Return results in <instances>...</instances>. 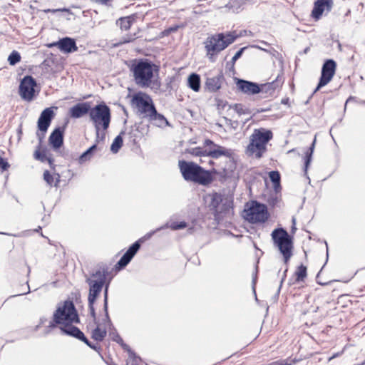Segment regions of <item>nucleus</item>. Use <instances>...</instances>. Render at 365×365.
<instances>
[{
    "mask_svg": "<svg viewBox=\"0 0 365 365\" xmlns=\"http://www.w3.org/2000/svg\"><path fill=\"white\" fill-rule=\"evenodd\" d=\"M316 143V138L314 139L311 146L305 153L304 158V173L307 175L308 167L312 161V155L314 153V147Z\"/></svg>",
    "mask_w": 365,
    "mask_h": 365,
    "instance_id": "bb28decb",
    "label": "nucleus"
},
{
    "mask_svg": "<svg viewBox=\"0 0 365 365\" xmlns=\"http://www.w3.org/2000/svg\"><path fill=\"white\" fill-rule=\"evenodd\" d=\"M337 356H339V354H334L332 356H331L329 359V361H331L332 359L336 357Z\"/></svg>",
    "mask_w": 365,
    "mask_h": 365,
    "instance_id": "3c124183",
    "label": "nucleus"
},
{
    "mask_svg": "<svg viewBox=\"0 0 365 365\" xmlns=\"http://www.w3.org/2000/svg\"><path fill=\"white\" fill-rule=\"evenodd\" d=\"M235 110L237 111V113L239 114H242V113H245L244 112V110H243V107L242 105L240 104H235Z\"/></svg>",
    "mask_w": 365,
    "mask_h": 365,
    "instance_id": "a18cd8bd",
    "label": "nucleus"
},
{
    "mask_svg": "<svg viewBox=\"0 0 365 365\" xmlns=\"http://www.w3.org/2000/svg\"><path fill=\"white\" fill-rule=\"evenodd\" d=\"M134 19V17L132 16L121 17L117 21V24L119 25L122 30L127 31L131 27Z\"/></svg>",
    "mask_w": 365,
    "mask_h": 365,
    "instance_id": "a878e982",
    "label": "nucleus"
},
{
    "mask_svg": "<svg viewBox=\"0 0 365 365\" xmlns=\"http://www.w3.org/2000/svg\"><path fill=\"white\" fill-rule=\"evenodd\" d=\"M94 303L95 302H92L91 304L90 302H88V308H89V310H90V313H91V317L96 319V312H95V309H94Z\"/></svg>",
    "mask_w": 365,
    "mask_h": 365,
    "instance_id": "c03bdc74",
    "label": "nucleus"
},
{
    "mask_svg": "<svg viewBox=\"0 0 365 365\" xmlns=\"http://www.w3.org/2000/svg\"><path fill=\"white\" fill-rule=\"evenodd\" d=\"M190 153L192 155H195V156H200L201 158H206V153H205V150H204L202 148H200V147H197V148H192L190 150Z\"/></svg>",
    "mask_w": 365,
    "mask_h": 365,
    "instance_id": "c9c22d12",
    "label": "nucleus"
},
{
    "mask_svg": "<svg viewBox=\"0 0 365 365\" xmlns=\"http://www.w3.org/2000/svg\"><path fill=\"white\" fill-rule=\"evenodd\" d=\"M206 156L212 158H218L220 156H230L231 153L230 150L226 149L218 145H214V147L210 148L208 150H205Z\"/></svg>",
    "mask_w": 365,
    "mask_h": 365,
    "instance_id": "5701e85b",
    "label": "nucleus"
},
{
    "mask_svg": "<svg viewBox=\"0 0 365 365\" xmlns=\"http://www.w3.org/2000/svg\"><path fill=\"white\" fill-rule=\"evenodd\" d=\"M262 43L263 44L267 45V43H266V42H264V41H262Z\"/></svg>",
    "mask_w": 365,
    "mask_h": 365,
    "instance_id": "6e6d98bb",
    "label": "nucleus"
},
{
    "mask_svg": "<svg viewBox=\"0 0 365 365\" xmlns=\"http://www.w3.org/2000/svg\"><path fill=\"white\" fill-rule=\"evenodd\" d=\"M269 216L267 206L257 201H252L251 205L244 210L245 219L251 223L265 222Z\"/></svg>",
    "mask_w": 365,
    "mask_h": 365,
    "instance_id": "9d476101",
    "label": "nucleus"
},
{
    "mask_svg": "<svg viewBox=\"0 0 365 365\" xmlns=\"http://www.w3.org/2000/svg\"><path fill=\"white\" fill-rule=\"evenodd\" d=\"M48 47H58L61 51L64 53H71L76 51L78 49L75 40L69 37H65L56 42H53L48 44Z\"/></svg>",
    "mask_w": 365,
    "mask_h": 365,
    "instance_id": "dca6fc26",
    "label": "nucleus"
},
{
    "mask_svg": "<svg viewBox=\"0 0 365 365\" xmlns=\"http://www.w3.org/2000/svg\"><path fill=\"white\" fill-rule=\"evenodd\" d=\"M108 272L106 269H98L92 272L90 277H86V282L89 285L88 301L95 302L101 293L106 282Z\"/></svg>",
    "mask_w": 365,
    "mask_h": 365,
    "instance_id": "1a4fd4ad",
    "label": "nucleus"
},
{
    "mask_svg": "<svg viewBox=\"0 0 365 365\" xmlns=\"http://www.w3.org/2000/svg\"><path fill=\"white\" fill-rule=\"evenodd\" d=\"M295 275L297 282L303 281L307 277V267L302 264L298 267Z\"/></svg>",
    "mask_w": 365,
    "mask_h": 365,
    "instance_id": "2f4dec72",
    "label": "nucleus"
},
{
    "mask_svg": "<svg viewBox=\"0 0 365 365\" xmlns=\"http://www.w3.org/2000/svg\"><path fill=\"white\" fill-rule=\"evenodd\" d=\"M336 69V63L333 59H327L322 65L321 76L317 88L313 94L317 93L321 88L327 85L333 78Z\"/></svg>",
    "mask_w": 365,
    "mask_h": 365,
    "instance_id": "ddd939ff",
    "label": "nucleus"
},
{
    "mask_svg": "<svg viewBox=\"0 0 365 365\" xmlns=\"http://www.w3.org/2000/svg\"><path fill=\"white\" fill-rule=\"evenodd\" d=\"M205 145L207 146L212 145L214 147V145H215L211 140L207 139L205 141Z\"/></svg>",
    "mask_w": 365,
    "mask_h": 365,
    "instance_id": "09e8293b",
    "label": "nucleus"
},
{
    "mask_svg": "<svg viewBox=\"0 0 365 365\" xmlns=\"http://www.w3.org/2000/svg\"><path fill=\"white\" fill-rule=\"evenodd\" d=\"M166 227H169L173 230H178L185 228L187 227V224L185 222H173L169 226L166 225Z\"/></svg>",
    "mask_w": 365,
    "mask_h": 365,
    "instance_id": "4c0bfd02",
    "label": "nucleus"
},
{
    "mask_svg": "<svg viewBox=\"0 0 365 365\" xmlns=\"http://www.w3.org/2000/svg\"><path fill=\"white\" fill-rule=\"evenodd\" d=\"M123 110H124V113H125V114H127V112H126L125 109H124Z\"/></svg>",
    "mask_w": 365,
    "mask_h": 365,
    "instance_id": "13d9d810",
    "label": "nucleus"
},
{
    "mask_svg": "<svg viewBox=\"0 0 365 365\" xmlns=\"http://www.w3.org/2000/svg\"><path fill=\"white\" fill-rule=\"evenodd\" d=\"M333 6L332 0H317L314 4L312 16L315 19H319L325 9L329 11Z\"/></svg>",
    "mask_w": 365,
    "mask_h": 365,
    "instance_id": "aec40b11",
    "label": "nucleus"
},
{
    "mask_svg": "<svg viewBox=\"0 0 365 365\" xmlns=\"http://www.w3.org/2000/svg\"><path fill=\"white\" fill-rule=\"evenodd\" d=\"M43 179L48 185H51L53 184V178L48 170L43 173Z\"/></svg>",
    "mask_w": 365,
    "mask_h": 365,
    "instance_id": "a19ab883",
    "label": "nucleus"
},
{
    "mask_svg": "<svg viewBox=\"0 0 365 365\" xmlns=\"http://www.w3.org/2000/svg\"><path fill=\"white\" fill-rule=\"evenodd\" d=\"M140 247L139 241L134 242L126 251V252L121 257L120 260L116 264V267L118 269H121L125 267L133 259L137 252Z\"/></svg>",
    "mask_w": 365,
    "mask_h": 365,
    "instance_id": "f3484780",
    "label": "nucleus"
},
{
    "mask_svg": "<svg viewBox=\"0 0 365 365\" xmlns=\"http://www.w3.org/2000/svg\"><path fill=\"white\" fill-rule=\"evenodd\" d=\"M287 269H286L284 270V272L283 276H282V279H281V282H280V285H279V291L280 290V288H281V287H282V283H283V282H284V279H285V277H286V273H287Z\"/></svg>",
    "mask_w": 365,
    "mask_h": 365,
    "instance_id": "de8ad7c7",
    "label": "nucleus"
},
{
    "mask_svg": "<svg viewBox=\"0 0 365 365\" xmlns=\"http://www.w3.org/2000/svg\"><path fill=\"white\" fill-rule=\"evenodd\" d=\"M108 284L106 286L105 290H104V304H103V309L105 311V327L106 326L112 327L111 321L109 318L108 312Z\"/></svg>",
    "mask_w": 365,
    "mask_h": 365,
    "instance_id": "cd10ccee",
    "label": "nucleus"
},
{
    "mask_svg": "<svg viewBox=\"0 0 365 365\" xmlns=\"http://www.w3.org/2000/svg\"><path fill=\"white\" fill-rule=\"evenodd\" d=\"M97 145L95 144L90 147L87 150H86L84 153H83L81 156L79 157L78 161L81 164L89 160L92 155L93 152L96 150Z\"/></svg>",
    "mask_w": 365,
    "mask_h": 365,
    "instance_id": "7c9ffc66",
    "label": "nucleus"
},
{
    "mask_svg": "<svg viewBox=\"0 0 365 365\" xmlns=\"http://www.w3.org/2000/svg\"><path fill=\"white\" fill-rule=\"evenodd\" d=\"M274 244L279 248L287 264L292 255L293 242L288 232L283 228H277L272 232Z\"/></svg>",
    "mask_w": 365,
    "mask_h": 365,
    "instance_id": "6e6552de",
    "label": "nucleus"
},
{
    "mask_svg": "<svg viewBox=\"0 0 365 365\" xmlns=\"http://www.w3.org/2000/svg\"><path fill=\"white\" fill-rule=\"evenodd\" d=\"M136 34H127L124 36L122 37L121 38V41H120V43H130V42H132L133 41H134L135 38H136Z\"/></svg>",
    "mask_w": 365,
    "mask_h": 365,
    "instance_id": "ea45409f",
    "label": "nucleus"
},
{
    "mask_svg": "<svg viewBox=\"0 0 365 365\" xmlns=\"http://www.w3.org/2000/svg\"><path fill=\"white\" fill-rule=\"evenodd\" d=\"M89 118L94 125L96 137L98 139L100 130L103 129L105 131L109 128L111 120L110 109L104 102H102L91 108Z\"/></svg>",
    "mask_w": 365,
    "mask_h": 365,
    "instance_id": "423d86ee",
    "label": "nucleus"
},
{
    "mask_svg": "<svg viewBox=\"0 0 365 365\" xmlns=\"http://www.w3.org/2000/svg\"><path fill=\"white\" fill-rule=\"evenodd\" d=\"M271 181L274 185H279L280 182V175L278 171H271L269 173Z\"/></svg>",
    "mask_w": 365,
    "mask_h": 365,
    "instance_id": "e433bc0d",
    "label": "nucleus"
},
{
    "mask_svg": "<svg viewBox=\"0 0 365 365\" xmlns=\"http://www.w3.org/2000/svg\"><path fill=\"white\" fill-rule=\"evenodd\" d=\"M238 36L239 35L234 31L226 34L220 33L207 37L205 42V48L209 59L213 61V56L232 43Z\"/></svg>",
    "mask_w": 365,
    "mask_h": 365,
    "instance_id": "7ed1b4c3",
    "label": "nucleus"
},
{
    "mask_svg": "<svg viewBox=\"0 0 365 365\" xmlns=\"http://www.w3.org/2000/svg\"><path fill=\"white\" fill-rule=\"evenodd\" d=\"M286 101L282 100V103H285Z\"/></svg>",
    "mask_w": 365,
    "mask_h": 365,
    "instance_id": "4d7b16f0",
    "label": "nucleus"
},
{
    "mask_svg": "<svg viewBox=\"0 0 365 365\" xmlns=\"http://www.w3.org/2000/svg\"><path fill=\"white\" fill-rule=\"evenodd\" d=\"M21 61V56L19 52L13 51L9 56L8 61L10 65L14 66Z\"/></svg>",
    "mask_w": 365,
    "mask_h": 365,
    "instance_id": "72a5a7b5",
    "label": "nucleus"
},
{
    "mask_svg": "<svg viewBox=\"0 0 365 365\" xmlns=\"http://www.w3.org/2000/svg\"><path fill=\"white\" fill-rule=\"evenodd\" d=\"M209 163H210V164H212V163H213V162H212V160H210V161H209Z\"/></svg>",
    "mask_w": 365,
    "mask_h": 365,
    "instance_id": "5fc2aeb1",
    "label": "nucleus"
},
{
    "mask_svg": "<svg viewBox=\"0 0 365 365\" xmlns=\"http://www.w3.org/2000/svg\"><path fill=\"white\" fill-rule=\"evenodd\" d=\"M200 163H202L205 161V159H202V158H200Z\"/></svg>",
    "mask_w": 365,
    "mask_h": 365,
    "instance_id": "603ef678",
    "label": "nucleus"
},
{
    "mask_svg": "<svg viewBox=\"0 0 365 365\" xmlns=\"http://www.w3.org/2000/svg\"><path fill=\"white\" fill-rule=\"evenodd\" d=\"M130 106L135 110V113L138 116L146 119L155 109L151 97L143 92H138L132 96Z\"/></svg>",
    "mask_w": 365,
    "mask_h": 365,
    "instance_id": "0eeeda50",
    "label": "nucleus"
},
{
    "mask_svg": "<svg viewBox=\"0 0 365 365\" xmlns=\"http://www.w3.org/2000/svg\"><path fill=\"white\" fill-rule=\"evenodd\" d=\"M79 323V317L74 304L71 301H65L59 305L53 314V321L50 322L48 327L53 328L57 324L62 326L66 324Z\"/></svg>",
    "mask_w": 365,
    "mask_h": 365,
    "instance_id": "20e7f679",
    "label": "nucleus"
},
{
    "mask_svg": "<svg viewBox=\"0 0 365 365\" xmlns=\"http://www.w3.org/2000/svg\"><path fill=\"white\" fill-rule=\"evenodd\" d=\"M110 335L112 336V339L117 343L121 344L124 349H128V346L126 344H123V341L121 337L116 333L110 332Z\"/></svg>",
    "mask_w": 365,
    "mask_h": 365,
    "instance_id": "58836bf2",
    "label": "nucleus"
},
{
    "mask_svg": "<svg viewBox=\"0 0 365 365\" xmlns=\"http://www.w3.org/2000/svg\"><path fill=\"white\" fill-rule=\"evenodd\" d=\"M9 164L2 157L0 156V169L3 171L6 170L9 168Z\"/></svg>",
    "mask_w": 365,
    "mask_h": 365,
    "instance_id": "37998d69",
    "label": "nucleus"
},
{
    "mask_svg": "<svg viewBox=\"0 0 365 365\" xmlns=\"http://www.w3.org/2000/svg\"><path fill=\"white\" fill-rule=\"evenodd\" d=\"M210 201L209 202V207L210 210L213 211L214 215L216 219L222 217L223 213H227L230 211V203L227 200L223 202V198L221 194L215 192L209 195Z\"/></svg>",
    "mask_w": 365,
    "mask_h": 365,
    "instance_id": "f8f14e48",
    "label": "nucleus"
},
{
    "mask_svg": "<svg viewBox=\"0 0 365 365\" xmlns=\"http://www.w3.org/2000/svg\"><path fill=\"white\" fill-rule=\"evenodd\" d=\"M275 83L272 82L270 83L263 85L261 87L257 83L248 81L243 79H237L236 86L237 89L242 93L247 95H255L260 93L263 89L267 91H274Z\"/></svg>",
    "mask_w": 365,
    "mask_h": 365,
    "instance_id": "9b49d317",
    "label": "nucleus"
},
{
    "mask_svg": "<svg viewBox=\"0 0 365 365\" xmlns=\"http://www.w3.org/2000/svg\"><path fill=\"white\" fill-rule=\"evenodd\" d=\"M91 110L90 102L78 103L69 109V114L73 118H80L88 113L90 115Z\"/></svg>",
    "mask_w": 365,
    "mask_h": 365,
    "instance_id": "6ab92c4d",
    "label": "nucleus"
},
{
    "mask_svg": "<svg viewBox=\"0 0 365 365\" xmlns=\"http://www.w3.org/2000/svg\"><path fill=\"white\" fill-rule=\"evenodd\" d=\"M147 119L158 127H163L169 125V123L165 117L163 115L158 113L156 108Z\"/></svg>",
    "mask_w": 365,
    "mask_h": 365,
    "instance_id": "b1692460",
    "label": "nucleus"
},
{
    "mask_svg": "<svg viewBox=\"0 0 365 365\" xmlns=\"http://www.w3.org/2000/svg\"><path fill=\"white\" fill-rule=\"evenodd\" d=\"M36 86L35 79L31 76H25L19 86V93L26 101H31L34 96V87Z\"/></svg>",
    "mask_w": 365,
    "mask_h": 365,
    "instance_id": "4468645a",
    "label": "nucleus"
},
{
    "mask_svg": "<svg viewBox=\"0 0 365 365\" xmlns=\"http://www.w3.org/2000/svg\"><path fill=\"white\" fill-rule=\"evenodd\" d=\"M200 163H202L205 161V159H202V158H200Z\"/></svg>",
    "mask_w": 365,
    "mask_h": 365,
    "instance_id": "864d4df0",
    "label": "nucleus"
},
{
    "mask_svg": "<svg viewBox=\"0 0 365 365\" xmlns=\"http://www.w3.org/2000/svg\"><path fill=\"white\" fill-rule=\"evenodd\" d=\"M66 9H47V10H45V12L48 13V12H51V13H56L57 11H66Z\"/></svg>",
    "mask_w": 365,
    "mask_h": 365,
    "instance_id": "8fccbe9b",
    "label": "nucleus"
},
{
    "mask_svg": "<svg viewBox=\"0 0 365 365\" xmlns=\"http://www.w3.org/2000/svg\"><path fill=\"white\" fill-rule=\"evenodd\" d=\"M105 138H106L105 133L104 132H101L100 130V138L98 139L96 138V141L97 142L103 141V140H104Z\"/></svg>",
    "mask_w": 365,
    "mask_h": 365,
    "instance_id": "49530a36",
    "label": "nucleus"
},
{
    "mask_svg": "<svg viewBox=\"0 0 365 365\" xmlns=\"http://www.w3.org/2000/svg\"><path fill=\"white\" fill-rule=\"evenodd\" d=\"M246 48V47H243V48H241L235 54V56L232 57V63H235L236 62V61L237 59H239L242 53H243V51H245V49Z\"/></svg>",
    "mask_w": 365,
    "mask_h": 365,
    "instance_id": "79ce46f5",
    "label": "nucleus"
},
{
    "mask_svg": "<svg viewBox=\"0 0 365 365\" xmlns=\"http://www.w3.org/2000/svg\"><path fill=\"white\" fill-rule=\"evenodd\" d=\"M272 138L271 130L265 129L255 130L250 137V142L247 148V154L260 158L267 150V144Z\"/></svg>",
    "mask_w": 365,
    "mask_h": 365,
    "instance_id": "39448f33",
    "label": "nucleus"
},
{
    "mask_svg": "<svg viewBox=\"0 0 365 365\" xmlns=\"http://www.w3.org/2000/svg\"><path fill=\"white\" fill-rule=\"evenodd\" d=\"M61 331L68 336L75 337L82 341H83L90 348L96 350L97 346L92 344L84 335V334L76 327H74L73 324H66L60 326Z\"/></svg>",
    "mask_w": 365,
    "mask_h": 365,
    "instance_id": "2eb2a0df",
    "label": "nucleus"
},
{
    "mask_svg": "<svg viewBox=\"0 0 365 365\" xmlns=\"http://www.w3.org/2000/svg\"><path fill=\"white\" fill-rule=\"evenodd\" d=\"M106 336V330L105 329H101L100 325H98L97 327L93 330L92 331V339L97 341H102Z\"/></svg>",
    "mask_w": 365,
    "mask_h": 365,
    "instance_id": "c756f323",
    "label": "nucleus"
},
{
    "mask_svg": "<svg viewBox=\"0 0 365 365\" xmlns=\"http://www.w3.org/2000/svg\"><path fill=\"white\" fill-rule=\"evenodd\" d=\"M223 81L224 76L222 74L207 78L205 82L206 88L210 92H216L221 88Z\"/></svg>",
    "mask_w": 365,
    "mask_h": 365,
    "instance_id": "4be33fe9",
    "label": "nucleus"
},
{
    "mask_svg": "<svg viewBox=\"0 0 365 365\" xmlns=\"http://www.w3.org/2000/svg\"><path fill=\"white\" fill-rule=\"evenodd\" d=\"M34 158L36 160H40L41 162L48 161L50 164L52 163V160L51 158H48L45 153V152H41L37 150L34 153Z\"/></svg>",
    "mask_w": 365,
    "mask_h": 365,
    "instance_id": "f704fd0d",
    "label": "nucleus"
},
{
    "mask_svg": "<svg viewBox=\"0 0 365 365\" xmlns=\"http://www.w3.org/2000/svg\"><path fill=\"white\" fill-rule=\"evenodd\" d=\"M178 166L183 178L187 181H192L203 185H208L212 181L210 172L193 162L179 160Z\"/></svg>",
    "mask_w": 365,
    "mask_h": 365,
    "instance_id": "f03ea898",
    "label": "nucleus"
},
{
    "mask_svg": "<svg viewBox=\"0 0 365 365\" xmlns=\"http://www.w3.org/2000/svg\"><path fill=\"white\" fill-rule=\"evenodd\" d=\"M130 71L133 73L135 83L141 88L160 87V83L157 81L153 82L154 73L158 72V68L148 59H140L135 61L130 67Z\"/></svg>",
    "mask_w": 365,
    "mask_h": 365,
    "instance_id": "f257e3e1",
    "label": "nucleus"
},
{
    "mask_svg": "<svg viewBox=\"0 0 365 365\" xmlns=\"http://www.w3.org/2000/svg\"><path fill=\"white\" fill-rule=\"evenodd\" d=\"M49 143L54 150L61 148L63 143V133L61 128H56L49 137Z\"/></svg>",
    "mask_w": 365,
    "mask_h": 365,
    "instance_id": "412c9836",
    "label": "nucleus"
},
{
    "mask_svg": "<svg viewBox=\"0 0 365 365\" xmlns=\"http://www.w3.org/2000/svg\"><path fill=\"white\" fill-rule=\"evenodd\" d=\"M54 116V112L53 108H47L44 109L38 120V128L42 132H46L52 118Z\"/></svg>",
    "mask_w": 365,
    "mask_h": 365,
    "instance_id": "a211bd4d",
    "label": "nucleus"
},
{
    "mask_svg": "<svg viewBox=\"0 0 365 365\" xmlns=\"http://www.w3.org/2000/svg\"><path fill=\"white\" fill-rule=\"evenodd\" d=\"M124 134L125 132L122 131L118 136L115 138L110 146V150L112 153H117L122 147L123 140L121 135Z\"/></svg>",
    "mask_w": 365,
    "mask_h": 365,
    "instance_id": "c85d7f7f",
    "label": "nucleus"
},
{
    "mask_svg": "<svg viewBox=\"0 0 365 365\" xmlns=\"http://www.w3.org/2000/svg\"><path fill=\"white\" fill-rule=\"evenodd\" d=\"M188 86L194 91H198L200 88V78L198 74L192 73L188 77Z\"/></svg>",
    "mask_w": 365,
    "mask_h": 365,
    "instance_id": "393cba45",
    "label": "nucleus"
},
{
    "mask_svg": "<svg viewBox=\"0 0 365 365\" xmlns=\"http://www.w3.org/2000/svg\"><path fill=\"white\" fill-rule=\"evenodd\" d=\"M126 349L129 352V356L126 361V365H138L140 361V358L137 356L135 354L128 348Z\"/></svg>",
    "mask_w": 365,
    "mask_h": 365,
    "instance_id": "473e14b6",
    "label": "nucleus"
}]
</instances>
